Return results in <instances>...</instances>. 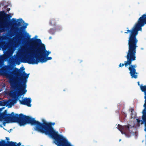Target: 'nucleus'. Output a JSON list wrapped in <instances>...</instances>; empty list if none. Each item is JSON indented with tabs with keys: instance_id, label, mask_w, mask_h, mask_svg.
Segmentation results:
<instances>
[{
	"instance_id": "f257e3e1",
	"label": "nucleus",
	"mask_w": 146,
	"mask_h": 146,
	"mask_svg": "<svg viewBox=\"0 0 146 146\" xmlns=\"http://www.w3.org/2000/svg\"><path fill=\"white\" fill-rule=\"evenodd\" d=\"M37 37L36 35L31 39V46L32 50H26L24 47H22L18 50L16 56L19 59L24 60L30 64H37L39 62L43 63L52 59L51 57H48L51 52L46 50L41 40L36 38Z\"/></svg>"
},
{
	"instance_id": "f03ea898",
	"label": "nucleus",
	"mask_w": 146,
	"mask_h": 146,
	"mask_svg": "<svg viewBox=\"0 0 146 146\" xmlns=\"http://www.w3.org/2000/svg\"><path fill=\"white\" fill-rule=\"evenodd\" d=\"M25 69L23 67L21 68L20 69L15 68L14 71L16 72L15 75L19 76H21L20 81L21 85L19 86V92L11 91L9 93V95L12 99L8 101L4 100L0 101V105L2 106H8L11 107L16 103L17 100H19L20 104L27 105L28 107H31V100L30 98H25L23 99L21 97L22 95L25 94L27 91L25 89L26 88V83L29 77V74H27L25 72Z\"/></svg>"
},
{
	"instance_id": "7ed1b4c3",
	"label": "nucleus",
	"mask_w": 146,
	"mask_h": 146,
	"mask_svg": "<svg viewBox=\"0 0 146 146\" xmlns=\"http://www.w3.org/2000/svg\"><path fill=\"white\" fill-rule=\"evenodd\" d=\"M146 24V15H144L139 19L137 23L135 25L131 31L127 30V33L130 32V37L128 40L129 50L127 56V60L125 62V64L120 63L119 65L121 67L125 65V67L130 65L132 61L135 60L136 49L137 46V44L138 40L136 38V36L138 34L139 31H141V27Z\"/></svg>"
},
{
	"instance_id": "20e7f679",
	"label": "nucleus",
	"mask_w": 146,
	"mask_h": 146,
	"mask_svg": "<svg viewBox=\"0 0 146 146\" xmlns=\"http://www.w3.org/2000/svg\"><path fill=\"white\" fill-rule=\"evenodd\" d=\"M4 108V107L0 108V127H2V124L5 126V123H7L6 119L5 118L2 119V117H9L12 122H17L20 126H24L28 123L34 125L35 130L41 132V123L34 119L24 115L22 114L19 115L17 114H14L13 112H12L11 114H8L6 110L2 113V111Z\"/></svg>"
},
{
	"instance_id": "39448f33",
	"label": "nucleus",
	"mask_w": 146,
	"mask_h": 146,
	"mask_svg": "<svg viewBox=\"0 0 146 146\" xmlns=\"http://www.w3.org/2000/svg\"><path fill=\"white\" fill-rule=\"evenodd\" d=\"M118 128L121 131L122 134H124L127 137L130 136L129 133H131L132 132L133 133H136L134 125L131 126L129 125V126H122L118 125Z\"/></svg>"
},
{
	"instance_id": "423d86ee",
	"label": "nucleus",
	"mask_w": 146,
	"mask_h": 146,
	"mask_svg": "<svg viewBox=\"0 0 146 146\" xmlns=\"http://www.w3.org/2000/svg\"><path fill=\"white\" fill-rule=\"evenodd\" d=\"M0 73L3 76H5L9 79V82L11 85L16 84L18 83V79L13 76V73H7L5 70L1 69H0Z\"/></svg>"
},
{
	"instance_id": "0eeeda50",
	"label": "nucleus",
	"mask_w": 146,
	"mask_h": 146,
	"mask_svg": "<svg viewBox=\"0 0 146 146\" xmlns=\"http://www.w3.org/2000/svg\"><path fill=\"white\" fill-rule=\"evenodd\" d=\"M137 83L138 85L140 86L141 90L142 91L144 92L145 95L144 97V98L145 99V103L143 106L144 107V109L142 112L143 114L142 118H143L144 117H146V86H143L142 85H140L139 82H138Z\"/></svg>"
},
{
	"instance_id": "6e6552de",
	"label": "nucleus",
	"mask_w": 146,
	"mask_h": 146,
	"mask_svg": "<svg viewBox=\"0 0 146 146\" xmlns=\"http://www.w3.org/2000/svg\"><path fill=\"white\" fill-rule=\"evenodd\" d=\"M136 67V66L134 65H131L129 68V70L130 71V74L132 78H137V76L135 74L137 73L135 72V68Z\"/></svg>"
},
{
	"instance_id": "1a4fd4ad",
	"label": "nucleus",
	"mask_w": 146,
	"mask_h": 146,
	"mask_svg": "<svg viewBox=\"0 0 146 146\" xmlns=\"http://www.w3.org/2000/svg\"><path fill=\"white\" fill-rule=\"evenodd\" d=\"M17 22L18 25L19 26H22V28H26L27 26L28 25L27 24L25 23L21 19H18Z\"/></svg>"
},
{
	"instance_id": "9d476101",
	"label": "nucleus",
	"mask_w": 146,
	"mask_h": 146,
	"mask_svg": "<svg viewBox=\"0 0 146 146\" xmlns=\"http://www.w3.org/2000/svg\"><path fill=\"white\" fill-rule=\"evenodd\" d=\"M6 139L7 141V146H21V144L20 143L17 144L16 143L12 142H9L8 140H9V138L6 137Z\"/></svg>"
},
{
	"instance_id": "9b49d317",
	"label": "nucleus",
	"mask_w": 146,
	"mask_h": 146,
	"mask_svg": "<svg viewBox=\"0 0 146 146\" xmlns=\"http://www.w3.org/2000/svg\"><path fill=\"white\" fill-rule=\"evenodd\" d=\"M13 53V50L12 47H10L7 50V52L5 54V55L7 56V58H9L11 56Z\"/></svg>"
},
{
	"instance_id": "f8f14e48",
	"label": "nucleus",
	"mask_w": 146,
	"mask_h": 146,
	"mask_svg": "<svg viewBox=\"0 0 146 146\" xmlns=\"http://www.w3.org/2000/svg\"><path fill=\"white\" fill-rule=\"evenodd\" d=\"M130 110L131 112V118H134L136 116V114L135 112L134 111L133 109L132 108H131Z\"/></svg>"
},
{
	"instance_id": "ddd939ff",
	"label": "nucleus",
	"mask_w": 146,
	"mask_h": 146,
	"mask_svg": "<svg viewBox=\"0 0 146 146\" xmlns=\"http://www.w3.org/2000/svg\"><path fill=\"white\" fill-rule=\"evenodd\" d=\"M0 146H7V142L6 143L5 141H0Z\"/></svg>"
},
{
	"instance_id": "4468645a",
	"label": "nucleus",
	"mask_w": 146,
	"mask_h": 146,
	"mask_svg": "<svg viewBox=\"0 0 146 146\" xmlns=\"http://www.w3.org/2000/svg\"><path fill=\"white\" fill-rule=\"evenodd\" d=\"M8 45V44H7L5 45L4 46L2 47V49L3 51L5 50H6L7 49Z\"/></svg>"
},
{
	"instance_id": "2eb2a0df",
	"label": "nucleus",
	"mask_w": 146,
	"mask_h": 146,
	"mask_svg": "<svg viewBox=\"0 0 146 146\" xmlns=\"http://www.w3.org/2000/svg\"><path fill=\"white\" fill-rule=\"evenodd\" d=\"M9 43H10L12 45H13L14 43V42H13V40H10L9 42Z\"/></svg>"
},
{
	"instance_id": "dca6fc26",
	"label": "nucleus",
	"mask_w": 146,
	"mask_h": 146,
	"mask_svg": "<svg viewBox=\"0 0 146 146\" xmlns=\"http://www.w3.org/2000/svg\"><path fill=\"white\" fill-rule=\"evenodd\" d=\"M11 15H13V14H9L8 15H7V17H9V18H10V17H12V16Z\"/></svg>"
},
{
	"instance_id": "f3484780",
	"label": "nucleus",
	"mask_w": 146,
	"mask_h": 146,
	"mask_svg": "<svg viewBox=\"0 0 146 146\" xmlns=\"http://www.w3.org/2000/svg\"><path fill=\"white\" fill-rule=\"evenodd\" d=\"M26 35L27 36H28L29 37H31V35H29V34L27 33H26Z\"/></svg>"
},
{
	"instance_id": "a211bd4d",
	"label": "nucleus",
	"mask_w": 146,
	"mask_h": 146,
	"mask_svg": "<svg viewBox=\"0 0 146 146\" xmlns=\"http://www.w3.org/2000/svg\"><path fill=\"white\" fill-rule=\"evenodd\" d=\"M4 44V43H3V42H1L0 44V46H2L1 45H2L3 46V45Z\"/></svg>"
},
{
	"instance_id": "6ab92c4d",
	"label": "nucleus",
	"mask_w": 146,
	"mask_h": 146,
	"mask_svg": "<svg viewBox=\"0 0 146 146\" xmlns=\"http://www.w3.org/2000/svg\"><path fill=\"white\" fill-rule=\"evenodd\" d=\"M12 20H13V21H15V20H16L15 19H13H13H12Z\"/></svg>"
},
{
	"instance_id": "aec40b11",
	"label": "nucleus",
	"mask_w": 146,
	"mask_h": 146,
	"mask_svg": "<svg viewBox=\"0 0 146 146\" xmlns=\"http://www.w3.org/2000/svg\"><path fill=\"white\" fill-rule=\"evenodd\" d=\"M50 33H51V34H52V33H52L50 31Z\"/></svg>"
},
{
	"instance_id": "412c9836",
	"label": "nucleus",
	"mask_w": 146,
	"mask_h": 146,
	"mask_svg": "<svg viewBox=\"0 0 146 146\" xmlns=\"http://www.w3.org/2000/svg\"><path fill=\"white\" fill-rule=\"evenodd\" d=\"M10 10V9H9L8 10V11H9Z\"/></svg>"
},
{
	"instance_id": "4be33fe9",
	"label": "nucleus",
	"mask_w": 146,
	"mask_h": 146,
	"mask_svg": "<svg viewBox=\"0 0 146 146\" xmlns=\"http://www.w3.org/2000/svg\"><path fill=\"white\" fill-rule=\"evenodd\" d=\"M121 140V139H120L119 140V141H120Z\"/></svg>"
},
{
	"instance_id": "5701e85b",
	"label": "nucleus",
	"mask_w": 146,
	"mask_h": 146,
	"mask_svg": "<svg viewBox=\"0 0 146 146\" xmlns=\"http://www.w3.org/2000/svg\"><path fill=\"white\" fill-rule=\"evenodd\" d=\"M51 37H49V39H51Z\"/></svg>"
}]
</instances>
